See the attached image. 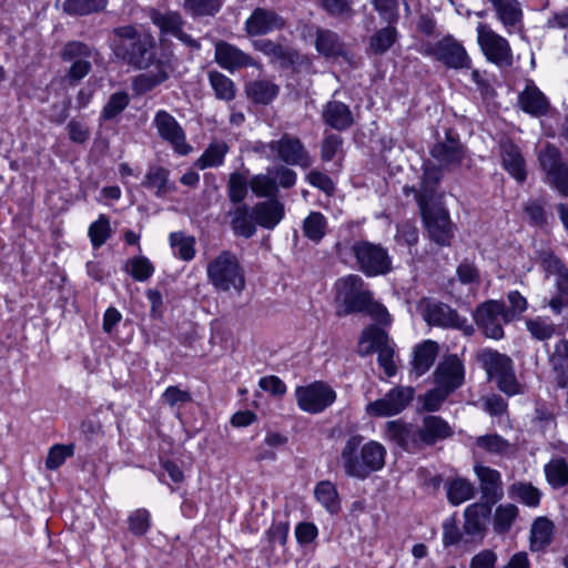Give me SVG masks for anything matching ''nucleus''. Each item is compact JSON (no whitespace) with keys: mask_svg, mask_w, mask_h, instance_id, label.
<instances>
[{"mask_svg":"<svg viewBox=\"0 0 568 568\" xmlns=\"http://www.w3.org/2000/svg\"><path fill=\"white\" fill-rule=\"evenodd\" d=\"M110 48L118 59L135 69L145 70L132 81V90L136 94H144L169 79L170 64L158 58L155 40L149 32L133 26L116 27L110 38Z\"/></svg>","mask_w":568,"mask_h":568,"instance_id":"1","label":"nucleus"},{"mask_svg":"<svg viewBox=\"0 0 568 568\" xmlns=\"http://www.w3.org/2000/svg\"><path fill=\"white\" fill-rule=\"evenodd\" d=\"M386 448L376 440L364 443L359 434L351 435L339 453V465L348 477L364 480L385 466Z\"/></svg>","mask_w":568,"mask_h":568,"instance_id":"2","label":"nucleus"},{"mask_svg":"<svg viewBox=\"0 0 568 568\" xmlns=\"http://www.w3.org/2000/svg\"><path fill=\"white\" fill-rule=\"evenodd\" d=\"M206 276L216 292L241 295L246 287L244 267L237 255L229 250L221 251L207 262Z\"/></svg>","mask_w":568,"mask_h":568,"instance_id":"3","label":"nucleus"},{"mask_svg":"<svg viewBox=\"0 0 568 568\" xmlns=\"http://www.w3.org/2000/svg\"><path fill=\"white\" fill-rule=\"evenodd\" d=\"M252 150L267 160H278L288 165L307 169L313 163L302 141L287 133L271 142L257 141L253 144Z\"/></svg>","mask_w":568,"mask_h":568,"instance_id":"4","label":"nucleus"},{"mask_svg":"<svg viewBox=\"0 0 568 568\" xmlns=\"http://www.w3.org/2000/svg\"><path fill=\"white\" fill-rule=\"evenodd\" d=\"M477 359L484 367L489 379L495 381L497 387L505 394L513 396L521 393L513 359L491 348H483L477 353Z\"/></svg>","mask_w":568,"mask_h":568,"instance_id":"5","label":"nucleus"},{"mask_svg":"<svg viewBox=\"0 0 568 568\" xmlns=\"http://www.w3.org/2000/svg\"><path fill=\"white\" fill-rule=\"evenodd\" d=\"M351 251L356 260L357 267L366 276L387 274L392 270V260L386 248L368 241H356Z\"/></svg>","mask_w":568,"mask_h":568,"instance_id":"6","label":"nucleus"},{"mask_svg":"<svg viewBox=\"0 0 568 568\" xmlns=\"http://www.w3.org/2000/svg\"><path fill=\"white\" fill-rule=\"evenodd\" d=\"M358 353L366 356L372 353H377V361L379 366L384 369L388 377L396 373V364L394 361V349L389 345L387 333L376 326H369L362 333Z\"/></svg>","mask_w":568,"mask_h":568,"instance_id":"7","label":"nucleus"},{"mask_svg":"<svg viewBox=\"0 0 568 568\" xmlns=\"http://www.w3.org/2000/svg\"><path fill=\"white\" fill-rule=\"evenodd\" d=\"M336 300L342 302L344 314L362 313L371 302L373 293L366 288L359 275L349 274L335 283Z\"/></svg>","mask_w":568,"mask_h":568,"instance_id":"8","label":"nucleus"},{"mask_svg":"<svg viewBox=\"0 0 568 568\" xmlns=\"http://www.w3.org/2000/svg\"><path fill=\"white\" fill-rule=\"evenodd\" d=\"M476 32L477 43L487 61L498 67L513 64V50L506 38L484 22L477 24Z\"/></svg>","mask_w":568,"mask_h":568,"instance_id":"9","label":"nucleus"},{"mask_svg":"<svg viewBox=\"0 0 568 568\" xmlns=\"http://www.w3.org/2000/svg\"><path fill=\"white\" fill-rule=\"evenodd\" d=\"M294 395L298 408L312 415L323 413L334 404L337 397L333 387L322 381L297 386Z\"/></svg>","mask_w":568,"mask_h":568,"instance_id":"10","label":"nucleus"},{"mask_svg":"<svg viewBox=\"0 0 568 568\" xmlns=\"http://www.w3.org/2000/svg\"><path fill=\"white\" fill-rule=\"evenodd\" d=\"M474 318L486 337L498 341L504 337L503 325L511 321V314L503 302L490 300L476 307Z\"/></svg>","mask_w":568,"mask_h":568,"instance_id":"11","label":"nucleus"},{"mask_svg":"<svg viewBox=\"0 0 568 568\" xmlns=\"http://www.w3.org/2000/svg\"><path fill=\"white\" fill-rule=\"evenodd\" d=\"M538 162L547 183L561 195L568 196V164L562 160L559 149L546 144L538 153Z\"/></svg>","mask_w":568,"mask_h":568,"instance_id":"12","label":"nucleus"},{"mask_svg":"<svg viewBox=\"0 0 568 568\" xmlns=\"http://www.w3.org/2000/svg\"><path fill=\"white\" fill-rule=\"evenodd\" d=\"M152 125L158 135L166 142L179 155H187L192 146L186 141V134L178 120L166 110H159L154 114Z\"/></svg>","mask_w":568,"mask_h":568,"instance_id":"13","label":"nucleus"},{"mask_svg":"<svg viewBox=\"0 0 568 568\" xmlns=\"http://www.w3.org/2000/svg\"><path fill=\"white\" fill-rule=\"evenodd\" d=\"M414 388L396 386L389 389L382 398L366 405V414L374 417H389L400 414L412 402Z\"/></svg>","mask_w":568,"mask_h":568,"instance_id":"14","label":"nucleus"},{"mask_svg":"<svg viewBox=\"0 0 568 568\" xmlns=\"http://www.w3.org/2000/svg\"><path fill=\"white\" fill-rule=\"evenodd\" d=\"M425 52L452 69H469L471 65L464 45L453 37L427 44Z\"/></svg>","mask_w":568,"mask_h":568,"instance_id":"15","label":"nucleus"},{"mask_svg":"<svg viewBox=\"0 0 568 568\" xmlns=\"http://www.w3.org/2000/svg\"><path fill=\"white\" fill-rule=\"evenodd\" d=\"M214 60L222 69L230 73L247 67L261 69V64L257 63L248 53L244 52L236 45L222 40L217 41L214 45Z\"/></svg>","mask_w":568,"mask_h":568,"instance_id":"16","label":"nucleus"},{"mask_svg":"<svg viewBox=\"0 0 568 568\" xmlns=\"http://www.w3.org/2000/svg\"><path fill=\"white\" fill-rule=\"evenodd\" d=\"M385 435L407 453L415 454L424 448L419 426L390 420L386 423Z\"/></svg>","mask_w":568,"mask_h":568,"instance_id":"17","label":"nucleus"},{"mask_svg":"<svg viewBox=\"0 0 568 568\" xmlns=\"http://www.w3.org/2000/svg\"><path fill=\"white\" fill-rule=\"evenodd\" d=\"M92 57L93 50L88 44L80 41L67 43L62 51V59L71 62L68 78L73 81L83 79L91 70Z\"/></svg>","mask_w":568,"mask_h":568,"instance_id":"18","label":"nucleus"},{"mask_svg":"<svg viewBox=\"0 0 568 568\" xmlns=\"http://www.w3.org/2000/svg\"><path fill=\"white\" fill-rule=\"evenodd\" d=\"M314 45L318 54L324 58H342L349 64L355 63L354 54L348 50L341 37L329 29L316 28Z\"/></svg>","mask_w":568,"mask_h":568,"instance_id":"19","label":"nucleus"},{"mask_svg":"<svg viewBox=\"0 0 568 568\" xmlns=\"http://www.w3.org/2000/svg\"><path fill=\"white\" fill-rule=\"evenodd\" d=\"M474 473L479 481V489L481 493L480 504L493 507V505L503 499V479L501 474L498 470L477 464L474 466Z\"/></svg>","mask_w":568,"mask_h":568,"instance_id":"20","label":"nucleus"},{"mask_svg":"<svg viewBox=\"0 0 568 568\" xmlns=\"http://www.w3.org/2000/svg\"><path fill=\"white\" fill-rule=\"evenodd\" d=\"M252 192L267 200L262 203L256 213H283L284 205L277 200V183L271 174H256L250 180Z\"/></svg>","mask_w":568,"mask_h":568,"instance_id":"21","label":"nucleus"},{"mask_svg":"<svg viewBox=\"0 0 568 568\" xmlns=\"http://www.w3.org/2000/svg\"><path fill=\"white\" fill-rule=\"evenodd\" d=\"M464 377V364L456 355L446 357L434 372L436 385L450 394L463 385Z\"/></svg>","mask_w":568,"mask_h":568,"instance_id":"22","label":"nucleus"},{"mask_svg":"<svg viewBox=\"0 0 568 568\" xmlns=\"http://www.w3.org/2000/svg\"><path fill=\"white\" fill-rule=\"evenodd\" d=\"M425 320L430 325L462 329L466 335L474 331L465 317H460L455 310L443 303L428 305Z\"/></svg>","mask_w":568,"mask_h":568,"instance_id":"23","label":"nucleus"},{"mask_svg":"<svg viewBox=\"0 0 568 568\" xmlns=\"http://www.w3.org/2000/svg\"><path fill=\"white\" fill-rule=\"evenodd\" d=\"M518 106L530 116L541 118L549 113L551 104L535 82L527 80L525 88L518 94Z\"/></svg>","mask_w":568,"mask_h":568,"instance_id":"24","label":"nucleus"},{"mask_svg":"<svg viewBox=\"0 0 568 568\" xmlns=\"http://www.w3.org/2000/svg\"><path fill=\"white\" fill-rule=\"evenodd\" d=\"M430 154L440 168L455 170L462 164L465 158V149L457 139L453 138L450 133L447 132L445 141L437 142L432 148Z\"/></svg>","mask_w":568,"mask_h":568,"instance_id":"25","label":"nucleus"},{"mask_svg":"<svg viewBox=\"0 0 568 568\" xmlns=\"http://www.w3.org/2000/svg\"><path fill=\"white\" fill-rule=\"evenodd\" d=\"M440 180L442 170L434 164H426L424 169L422 191L417 192L415 189H408L407 186L404 187L407 195L412 193L416 199L419 206V213H433L430 202L434 196V187Z\"/></svg>","mask_w":568,"mask_h":568,"instance_id":"26","label":"nucleus"},{"mask_svg":"<svg viewBox=\"0 0 568 568\" xmlns=\"http://www.w3.org/2000/svg\"><path fill=\"white\" fill-rule=\"evenodd\" d=\"M497 20L508 34L523 29V10L518 0H488Z\"/></svg>","mask_w":568,"mask_h":568,"instance_id":"27","label":"nucleus"},{"mask_svg":"<svg viewBox=\"0 0 568 568\" xmlns=\"http://www.w3.org/2000/svg\"><path fill=\"white\" fill-rule=\"evenodd\" d=\"M499 156L503 168L518 182L526 180V163L520 149L510 140L505 139L499 143Z\"/></svg>","mask_w":568,"mask_h":568,"instance_id":"28","label":"nucleus"},{"mask_svg":"<svg viewBox=\"0 0 568 568\" xmlns=\"http://www.w3.org/2000/svg\"><path fill=\"white\" fill-rule=\"evenodd\" d=\"M284 27V20L274 11L257 8L245 21L250 36H261Z\"/></svg>","mask_w":568,"mask_h":568,"instance_id":"29","label":"nucleus"},{"mask_svg":"<svg viewBox=\"0 0 568 568\" xmlns=\"http://www.w3.org/2000/svg\"><path fill=\"white\" fill-rule=\"evenodd\" d=\"M424 226L432 241L440 246H448L454 237L455 225L449 215H422Z\"/></svg>","mask_w":568,"mask_h":568,"instance_id":"30","label":"nucleus"},{"mask_svg":"<svg viewBox=\"0 0 568 568\" xmlns=\"http://www.w3.org/2000/svg\"><path fill=\"white\" fill-rule=\"evenodd\" d=\"M254 48L270 58L271 62L278 63L281 68H290L300 62V54L292 48L277 44L271 40H256Z\"/></svg>","mask_w":568,"mask_h":568,"instance_id":"31","label":"nucleus"},{"mask_svg":"<svg viewBox=\"0 0 568 568\" xmlns=\"http://www.w3.org/2000/svg\"><path fill=\"white\" fill-rule=\"evenodd\" d=\"M424 447L433 446L453 435L449 424L440 416L427 415L419 426Z\"/></svg>","mask_w":568,"mask_h":568,"instance_id":"32","label":"nucleus"},{"mask_svg":"<svg viewBox=\"0 0 568 568\" xmlns=\"http://www.w3.org/2000/svg\"><path fill=\"white\" fill-rule=\"evenodd\" d=\"M322 119L325 124L337 131L348 129L354 122L348 105L336 100L328 101L323 106Z\"/></svg>","mask_w":568,"mask_h":568,"instance_id":"33","label":"nucleus"},{"mask_svg":"<svg viewBox=\"0 0 568 568\" xmlns=\"http://www.w3.org/2000/svg\"><path fill=\"white\" fill-rule=\"evenodd\" d=\"M491 507L480 503H474L464 511V532L471 538H483L485 532V520L490 515Z\"/></svg>","mask_w":568,"mask_h":568,"instance_id":"34","label":"nucleus"},{"mask_svg":"<svg viewBox=\"0 0 568 568\" xmlns=\"http://www.w3.org/2000/svg\"><path fill=\"white\" fill-rule=\"evenodd\" d=\"M142 185L159 197H163L175 191V183L170 180V171L158 165L149 168Z\"/></svg>","mask_w":568,"mask_h":568,"instance_id":"35","label":"nucleus"},{"mask_svg":"<svg viewBox=\"0 0 568 568\" xmlns=\"http://www.w3.org/2000/svg\"><path fill=\"white\" fill-rule=\"evenodd\" d=\"M438 354V345L430 339L424 341L414 348L412 369L416 376H422L434 365Z\"/></svg>","mask_w":568,"mask_h":568,"instance_id":"36","label":"nucleus"},{"mask_svg":"<svg viewBox=\"0 0 568 568\" xmlns=\"http://www.w3.org/2000/svg\"><path fill=\"white\" fill-rule=\"evenodd\" d=\"M555 525L547 517H538L530 528L531 551H544L554 539Z\"/></svg>","mask_w":568,"mask_h":568,"instance_id":"37","label":"nucleus"},{"mask_svg":"<svg viewBox=\"0 0 568 568\" xmlns=\"http://www.w3.org/2000/svg\"><path fill=\"white\" fill-rule=\"evenodd\" d=\"M541 496V490L529 481L518 480L508 487V497L529 508H537L540 505Z\"/></svg>","mask_w":568,"mask_h":568,"instance_id":"38","label":"nucleus"},{"mask_svg":"<svg viewBox=\"0 0 568 568\" xmlns=\"http://www.w3.org/2000/svg\"><path fill=\"white\" fill-rule=\"evenodd\" d=\"M245 92L254 103L268 104L278 95L280 87L270 80L258 79L248 82Z\"/></svg>","mask_w":568,"mask_h":568,"instance_id":"39","label":"nucleus"},{"mask_svg":"<svg viewBox=\"0 0 568 568\" xmlns=\"http://www.w3.org/2000/svg\"><path fill=\"white\" fill-rule=\"evenodd\" d=\"M544 475L547 484L552 489L568 486V462L561 456L552 457L544 466Z\"/></svg>","mask_w":568,"mask_h":568,"instance_id":"40","label":"nucleus"},{"mask_svg":"<svg viewBox=\"0 0 568 568\" xmlns=\"http://www.w3.org/2000/svg\"><path fill=\"white\" fill-rule=\"evenodd\" d=\"M229 150L230 148L225 141L213 140L195 161V166L200 170L219 168L224 163V159Z\"/></svg>","mask_w":568,"mask_h":568,"instance_id":"41","label":"nucleus"},{"mask_svg":"<svg viewBox=\"0 0 568 568\" xmlns=\"http://www.w3.org/2000/svg\"><path fill=\"white\" fill-rule=\"evenodd\" d=\"M316 500L331 514L338 513L341 503L336 486L329 480L320 481L314 489Z\"/></svg>","mask_w":568,"mask_h":568,"instance_id":"42","label":"nucleus"},{"mask_svg":"<svg viewBox=\"0 0 568 568\" xmlns=\"http://www.w3.org/2000/svg\"><path fill=\"white\" fill-rule=\"evenodd\" d=\"M476 446L485 453L496 456H507L513 450V445L498 434H487L477 437Z\"/></svg>","mask_w":568,"mask_h":568,"instance_id":"43","label":"nucleus"},{"mask_svg":"<svg viewBox=\"0 0 568 568\" xmlns=\"http://www.w3.org/2000/svg\"><path fill=\"white\" fill-rule=\"evenodd\" d=\"M169 240L174 256L183 261H191L194 258L196 252L194 236L186 235L183 232H172Z\"/></svg>","mask_w":568,"mask_h":568,"instance_id":"44","label":"nucleus"},{"mask_svg":"<svg viewBox=\"0 0 568 568\" xmlns=\"http://www.w3.org/2000/svg\"><path fill=\"white\" fill-rule=\"evenodd\" d=\"M475 496L473 483L465 478H455L447 486V499L454 505H460Z\"/></svg>","mask_w":568,"mask_h":568,"instance_id":"45","label":"nucleus"},{"mask_svg":"<svg viewBox=\"0 0 568 568\" xmlns=\"http://www.w3.org/2000/svg\"><path fill=\"white\" fill-rule=\"evenodd\" d=\"M209 81L219 100L232 101L235 98L236 88L234 82L219 71L209 72Z\"/></svg>","mask_w":568,"mask_h":568,"instance_id":"46","label":"nucleus"},{"mask_svg":"<svg viewBox=\"0 0 568 568\" xmlns=\"http://www.w3.org/2000/svg\"><path fill=\"white\" fill-rule=\"evenodd\" d=\"M152 22L166 34H171L175 37L183 28V20L180 13L169 11V12H160L153 11L151 13Z\"/></svg>","mask_w":568,"mask_h":568,"instance_id":"47","label":"nucleus"},{"mask_svg":"<svg viewBox=\"0 0 568 568\" xmlns=\"http://www.w3.org/2000/svg\"><path fill=\"white\" fill-rule=\"evenodd\" d=\"M108 0H64L63 11L70 16H87L102 11Z\"/></svg>","mask_w":568,"mask_h":568,"instance_id":"48","label":"nucleus"},{"mask_svg":"<svg viewBox=\"0 0 568 568\" xmlns=\"http://www.w3.org/2000/svg\"><path fill=\"white\" fill-rule=\"evenodd\" d=\"M518 516V507L514 504L499 505L494 513V530L497 534L509 531Z\"/></svg>","mask_w":568,"mask_h":568,"instance_id":"49","label":"nucleus"},{"mask_svg":"<svg viewBox=\"0 0 568 568\" xmlns=\"http://www.w3.org/2000/svg\"><path fill=\"white\" fill-rule=\"evenodd\" d=\"M527 331L537 341H548L557 333L556 325L546 317H535L526 321Z\"/></svg>","mask_w":568,"mask_h":568,"instance_id":"50","label":"nucleus"},{"mask_svg":"<svg viewBox=\"0 0 568 568\" xmlns=\"http://www.w3.org/2000/svg\"><path fill=\"white\" fill-rule=\"evenodd\" d=\"M290 524L288 521H274L270 528L265 531V538L267 540V547L264 548V552L272 551L274 546L278 544L285 547L288 538Z\"/></svg>","mask_w":568,"mask_h":568,"instance_id":"51","label":"nucleus"},{"mask_svg":"<svg viewBox=\"0 0 568 568\" xmlns=\"http://www.w3.org/2000/svg\"><path fill=\"white\" fill-rule=\"evenodd\" d=\"M126 270L139 282H145L154 273V266L145 256H135L128 261Z\"/></svg>","mask_w":568,"mask_h":568,"instance_id":"52","label":"nucleus"},{"mask_svg":"<svg viewBox=\"0 0 568 568\" xmlns=\"http://www.w3.org/2000/svg\"><path fill=\"white\" fill-rule=\"evenodd\" d=\"M548 363L554 372L562 371L568 363V338L558 339L552 349L547 348Z\"/></svg>","mask_w":568,"mask_h":568,"instance_id":"53","label":"nucleus"},{"mask_svg":"<svg viewBox=\"0 0 568 568\" xmlns=\"http://www.w3.org/2000/svg\"><path fill=\"white\" fill-rule=\"evenodd\" d=\"M250 182L247 178L239 172H234L230 174L229 179V197L233 203H241L247 195V186Z\"/></svg>","mask_w":568,"mask_h":568,"instance_id":"54","label":"nucleus"},{"mask_svg":"<svg viewBox=\"0 0 568 568\" xmlns=\"http://www.w3.org/2000/svg\"><path fill=\"white\" fill-rule=\"evenodd\" d=\"M221 8L220 0H185L184 9L193 17L213 16Z\"/></svg>","mask_w":568,"mask_h":568,"instance_id":"55","label":"nucleus"},{"mask_svg":"<svg viewBox=\"0 0 568 568\" xmlns=\"http://www.w3.org/2000/svg\"><path fill=\"white\" fill-rule=\"evenodd\" d=\"M130 98L126 92L120 91L113 93L104 105L101 116L104 120H111L120 114L129 104Z\"/></svg>","mask_w":568,"mask_h":568,"instance_id":"56","label":"nucleus"},{"mask_svg":"<svg viewBox=\"0 0 568 568\" xmlns=\"http://www.w3.org/2000/svg\"><path fill=\"white\" fill-rule=\"evenodd\" d=\"M396 39V30L392 27H386L377 31L371 38V49L377 53L382 54L386 52L395 42Z\"/></svg>","mask_w":568,"mask_h":568,"instance_id":"57","label":"nucleus"},{"mask_svg":"<svg viewBox=\"0 0 568 568\" xmlns=\"http://www.w3.org/2000/svg\"><path fill=\"white\" fill-rule=\"evenodd\" d=\"M129 530L135 536H143L151 527V515L144 508L131 513L128 518Z\"/></svg>","mask_w":568,"mask_h":568,"instance_id":"58","label":"nucleus"},{"mask_svg":"<svg viewBox=\"0 0 568 568\" xmlns=\"http://www.w3.org/2000/svg\"><path fill=\"white\" fill-rule=\"evenodd\" d=\"M303 231L306 237L318 242L326 232V221L324 215H307L304 220Z\"/></svg>","mask_w":568,"mask_h":568,"instance_id":"59","label":"nucleus"},{"mask_svg":"<svg viewBox=\"0 0 568 568\" xmlns=\"http://www.w3.org/2000/svg\"><path fill=\"white\" fill-rule=\"evenodd\" d=\"M73 455L72 445H54L47 456L45 466L50 470L59 468L68 457Z\"/></svg>","mask_w":568,"mask_h":568,"instance_id":"60","label":"nucleus"},{"mask_svg":"<svg viewBox=\"0 0 568 568\" xmlns=\"http://www.w3.org/2000/svg\"><path fill=\"white\" fill-rule=\"evenodd\" d=\"M110 223L106 219L101 217L93 222L89 227V236L94 247H100L110 236Z\"/></svg>","mask_w":568,"mask_h":568,"instance_id":"61","label":"nucleus"},{"mask_svg":"<svg viewBox=\"0 0 568 568\" xmlns=\"http://www.w3.org/2000/svg\"><path fill=\"white\" fill-rule=\"evenodd\" d=\"M450 395L447 390L437 386L428 390L423 398V408L427 412H436Z\"/></svg>","mask_w":568,"mask_h":568,"instance_id":"62","label":"nucleus"},{"mask_svg":"<svg viewBox=\"0 0 568 568\" xmlns=\"http://www.w3.org/2000/svg\"><path fill=\"white\" fill-rule=\"evenodd\" d=\"M232 229L239 236L251 237L256 230L255 215H235Z\"/></svg>","mask_w":568,"mask_h":568,"instance_id":"63","label":"nucleus"},{"mask_svg":"<svg viewBox=\"0 0 568 568\" xmlns=\"http://www.w3.org/2000/svg\"><path fill=\"white\" fill-rule=\"evenodd\" d=\"M363 313H367L381 325H389L392 323V317L387 308L379 302L375 301L374 296L371 297V302L367 303Z\"/></svg>","mask_w":568,"mask_h":568,"instance_id":"64","label":"nucleus"}]
</instances>
